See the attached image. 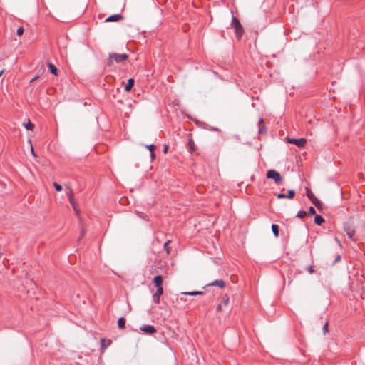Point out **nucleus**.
Listing matches in <instances>:
<instances>
[{"mask_svg":"<svg viewBox=\"0 0 365 365\" xmlns=\"http://www.w3.org/2000/svg\"><path fill=\"white\" fill-rule=\"evenodd\" d=\"M36 78H37V77H34V78H33L31 80V82L34 81Z\"/></svg>","mask_w":365,"mask_h":365,"instance_id":"obj_39","label":"nucleus"},{"mask_svg":"<svg viewBox=\"0 0 365 365\" xmlns=\"http://www.w3.org/2000/svg\"><path fill=\"white\" fill-rule=\"evenodd\" d=\"M340 259H341L340 255H337V256L336 257L335 262H338V261H339V260H340Z\"/></svg>","mask_w":365,"mask_h":365,"instance_id":"obj_36","label":"nucleus"},{"mask_svg":"<svg viewBox=\"0 0 365 365\" xmlns=\"http://www.w3.org/2000/svg\"><path fill=\"white\" fill-rule=\"evenodd\" d=\"M264 125H263V126H262L261 128H259V133H262V132H264Z\"/></svg>","mask_w":365,"mask_h":365,"instance_id":"obj_38","label":"nucleus"},{"mask_svg":"<svg viewBox=\"0 0 365 365\" xmlns=\"http://www.w3.org/2000/svg\"><path fill=\"white\" fill-rule=\"evenodd\" d=\"M189 145H190V146L191 150H194V143H193V141H192V140H190V141L189 142Z\"/></svg>","mask_w":365,"mask_h":365,"instance_id":"obj_33","label":"nucleus"},{"mask_svg":"<svg viewBox=\"0 0 365 365\" xmlns=\"http://www.w3.org/2000/svg\"><path fill=\"white\" fill-rule=\"evenodd\" d=\"M29 143L31 145V154L34 156V157H36V155L34 150V148H33V146H32V144H31V142L29 141Z\"/></svg>","mask_w":365,"mask_h":365,"instance_id":"obj_32","label":"nucleus"},{"mask_svg":"<svg viewBox=\"0 0 365 365\" xmlns=\"http://www.w3.org/2000/svg\"><path fill=\"white\" fill-rule=\"evenodd\" d=\"M122 19H123V17H122L121 15H120V14H114V15H111L110 16L107 18L106 21V22L118 21H119V20H120Z\"/></svg>","mask_w":365,"mask_h":365,"instance_id":"obj_10","label":"nucleus"},{"mask_svg":"<svg viewBox=\"0 0 365 365\" xmlns=\"http://www.w3.org/2000/svg\"><path fill=\"white\" fill-rule=\"evenodd\" d=\"M324 222V220L323 217L320 215H316L314 218V222L318 225H321Z\"/></svg>","mask_w":365,"mask_h":365,"instance_id":"obj_18","label":"nucleus"},{"mask_svg":"<svg viewBox=\"0 0 365 365\" xmlns=\"http://www.w3.org/2000/svg\"><path fill=\"white\" fill-rule=\"evenodd\" d=\"M168 150V145H165V146L164 147V149H163V153H167Z\"/></svg>","mask_w":365,"mask_h":365,"instance_id":"obj_35","label":"nucleus"},{"mask_svg":"<svg viewBox=\"0 0 365 365\" xmlns=\"http://www.w3.org/2000/svg\"><path fill=\"white\" fill-rule=\"evenodd\" d=\"M24 33V29L22 27H19L18 29H17V34L19 36H21Z\"/></svg>","mask_w":365,"mask_h":365,"instance_id":"obj_28","label":"nucleus"},{"mask_svg":"<svg viewBox=\"0 0 365 365\" xmlns=\"http://www.w3.org/2000/svg\"><path fill=\"white\" fill-rule=\"evenodd\" d=\"M24 126L27 130H31L34 128V125L31 121H28V123L25 124Z\"/></svg>","mask_w":365,"mask_h":365,"instance_id":"obj_20","label":"nucleus"},{"mask_svg":"<svg viewBox=\"0 0 365 365\" xmlns=\"http://www.w3.org/2000/svg\"><path fill=\"white\" fill-rule=\"evenodd\" d=\"M232 25L235 28L236 37L240 39L243 34V29L236 17L232 18Z\"/></svg>","mask_w":365,"mask_h":365,"instance_id":"obj_2","label":"nucleus"},{"mask_svg":"<svg viewBox=\"0 0 365 365\" xmlns=\"http://www.w3.org/2000/svg\"><path fill=\"white\" fill-rule=\"evenodd\" d=\"M100 344H101V354H103L105 352L106 349L111 345L112 341L109 339L101 338Z\"/></svg>","mask_w":365,"mask_h":365,"instance_id":"obj_5","label":"nucleus"},{"mask_svg":"<svg viewBox=\"0 0 365 365\" xmlns=\"http://www.w3.org/2000/svg\"><path fill=\"white\" fill-rule=\"evenodd\" d=\"M323 330L324 331V333H327L328 332V322H326L324 327H323Z\"/></svg>","mask_w":365,"mask_h":365,"instance_id":"obj_30","label":"nucleus"},{"mask_svg":"<svg viewBox=\"0 0 365 365\" xmlns=\"http://www.w3.org/2000/svg\"><path fill=\"white\" fill-rule=\"evenodd\" d=\"M272 232L276 237L279 236V227L277 225H272Z\"/></svg>","mask_w":365,"mask_h":365,"instance_id":"obj_19","label":"nucleus"},{"mask_svg":"<svg viewBox=\"0 0 365 365\" xmlns=\"http://www.w3.org/2000/svg\"><path fill=\"white\" fill-rule=\"evenodd\" d=\"M222 302L224 306H227L229 302V297L227 295L224 296L222 299Z\"/></svg>","mask_w":365,"mask_h":365,"instance_id":"obj_22","label":"nucleus"},{"mask_svg":"<svg viewBox=\"0 0 365 365\" xmlns=\"http://www.w3.org/2000/svg\"><path fill=\"white\" fill-rule=\"evenodd\" d=\"M306 215H307V212H306L305 211H303V210L299 211V212L297 213V216L298 217H299V218H303V217H304Z\"/></svg>","mask_w":365,"mask_h":365,"instance_id":"obj_23","label":"nucleus"},{"mask_svg":"<svg viewBox=\"0 0 365 365\" xmlns=\"http://www.w3.org/2000/svg\"><path fill=\"white\" fill-rule=\"evenodd\" d=\"M53 186L56 191L60 192L62 190V186L60 184H58L57 182H53Z\"/></svg>","mask_w":365,"mask_h":365,"instance_id":"obj_24","label":"nucleus"},{"mask_svg":"<svg viewBox=\"0 0 365 365\" xmlns=\"http://www.w3.org/2000/svg\"><path fill=\"white\" fill-rule=\"evenodd\" d=\"M288 142L289 143H292L296 145L298 147H303L306 143V140L304 138L295 139V138H289Z\"/></svg>","mask_w":365,"mask_h":365,"instance_id":"obj_8","label":"nucleus"},{"mask_svg":"<svg viewBox=\"0 0 365 365\" xmlns=\"http://www.w3.org/2000/svg\"><path fill=\"white\" fill-rule=\"evenodd\" d=\"M266 176L268 179H272L276 184H279L282 180L280 173L275 170H269Z\"/></svg>","mask_w":365,"mask_h":365,"instance_id":"obj_3","label":"nucleus"},{"mask_svg":"<svg viewBox=\"0 0 365 365\" xmlns=\"http://www.w3.org/2000/svg\"><path fill=\"white\" fill-rule=\"evenodd\" d=\"M306 270L310 274H313L314 272V270L312 266L307 267Z\"/></svg>","mask_w":365,"mask_h":365,"instance_id":"obj_27","label":"nucleus"},{"mask_svg":"<svg viewBox=\"0 0 365 365\" xmlns=\"http://www.w3.org/2000/svg\"><path fill=\"white\" fill-rule=\"evenodd\" d=\"M181 294H185V295H189V296H197V295H202L204 294V292H201V291H193V292H183Z\"/></svg>","mask_w":365,"mask_h":365,"instance_id":"obj_14","label":"nucleus"},{"mask_svg":"<svg viewBox=\"0 0 365 365\" xmlns=\"http://www.w3.org/2000/svg\"><path fill=\"white\" fill-rule=\"evenodd\" d=\"M146 148L150 150V153L154 152L155 149V146L153 145H146Z\"/></svg>","mask_w":365,"mask_h":365,"instance_id":"obj_25","label":"nucleus"},{"mask_svg":"<svg viewBox=\"0 0 365 365\" xmlns=\"http://www.w3.org/2000/svg\"><path fill=\"white\" fill-rule=\"evenodd\" d=\"M307 197L317 207L319 208L322 206V203L320 202V201L314 196V195L310 190L307 192Z\"/></svg>","mask_w":365,"mask_h":365,"instance_id":"obj_7","label":"nucleus"},{"mask_svg":"<svg viewBox=\"0 0 365 365\" xmlns=\"http://www.w3.org/2000/svg\"><path fill=\"white\" fill-rule=\"evenodd\" d=\"M209 286H216L220 288H223L225 287V282L222 279L215 280V282L208 284Z\"/></svg>","mask_w":365,"mask_h":365,"instance_id":"obj_13","label":"nucleus"},{"mask_svg":"<svg viewBox=\"0 0 365 365\" xmlns=\"http://www.w3.org/2000/svg\"><path fill=\"white\" fill-rule=\"evenodd\" d=\"M222 304H219V305L217 307V312H220V311H222Z\"/></svg>","mask_w":365,"mask_h":365,"instance_id":"obj_34","label":"nucleus"},{"mask_svg":"<svg viewBox=\"0 0 365 365\" xmlns=\"http://www.w3.org/2000/svg\"><path fill=\"white\" fill-rule=\"evenodd\" d=\"M309 212L310 215H315V213H316L315 209L313 207H310L309 209Z\"/></svg>","mask_w":365,"mask_h":365,"instance_id":"obj_29","label":"nucleus"},{"mask_svg":"<svg viewBox=\"0 0 365 365\" xmlns=\"http://www.w3.org/2000/svg\"><path fill=\"white\" fill-rule=\"evenodd\" d=\"M133 85H134V80L133 78L128 79V83L125 87V90L126 91H130V89L132 88Z\"/></svg>","mask_w":365,"mask_h":365,"instance_id":"obj_15","label":"nucleus"},{"mask_svg":"<svg viewBox=\"0 0 365 365\" xmlns=\"http://www.w3.org/2000/svg\"><path fill=\"white\" fill-rule=\"evenodd\" d=\"M153 283L157 287L158 290H163V278L160 275H158L154 277Z\"/></svg>","mask_w":365,"mask_h":365,"instance_id":"obj_9","label":"nucleus"},{"mask_svg":"<svg viewBox=\"0 0 365 365\" xmlns=\"http://www.w3.org/2000/svg\"><path fill=\"white\" fill-rule=\"evenodd\" d=\"M170 243V240L167 241L164 245V248L165 249L168 254L170 252V247L168 246V244Z\"/></svg>","mask_w":365,"mask_h":365,"instance_id":"obj_26","label":"nucleus"},{"mask_svg":"<svg viewBox=\"0 0 365 365\" xmlns=\"http://www.w3.org/2000/svg\"><path fill=\"white\" fill-rule=\"evenodd\" d=\"M67 195L68 197L69 202L71 203V206L73 207L75 212L77 215H78V210L77 209L76 202H75L74 198H73V192L70 187H68Z\"/></svg>","mask_w":365,"mask_h":365,"instance_id":"obj_4","label":"nucleus"},{"mask_svg":"<svg viewBox=\"0 0 365 365\" xmlns=\"http://www.w3.org/2000/svg\"><path fill=\"white\" fill-rule=\"evenodd\" d=\"M163 290H158L153 295V302L156 304H159L160 302V297L163 294Z\"/></svg>","mask_w":365,"mask_h":365,"instance_id":"obj_12","label":"nucleus"},{"mask_svg":"<svg viewBox=\"0 0 365 365\" xmlns=\"http://www.w3.org/2000/svg\"><path fill=\"white\" fill-rule=\"evenodd\" d=\"M140 329L145 334H153L156 332V329L153 326L151 325H143Z\"/></svg>","mask_w":365,"mask_h":365,"instance_id":"obj_6","label":"nucleus"},{"mask_svg":"<svg viewBox=\"0 0 365 365\" xmlns=\"http://www.w3.org/2000/svg\"><path fill=\"white\" fill-rule=\"evenodd\" d=\"M128 55L125 53H112L109 56L108 59V65L110 66L113 63V61H115L116 63H122L128 59Z\"/></svg>","mask_w":365,"mask_h":365,"instance_id":"obj_1","label":"nucleus"},{"mask_svg":"<svg viewBox=\"0 0 365 365\" xmlns=\"http://www.w3.org/2000/svg\"><path fill=\"white\" fill-rule=\"evenodd\" d=\"M295 195V192L293 190H289L288 192V195H287V197L289 199H292Z\"/></svg>","mask_w":365,"mask_h":365,"instance_id":"obj_21","label":"nucleus"},{"mask_svg":"<svg viewBox=\"0 0 365 365\" xmlns=\"http://www.w3.org/2000/svg\"><path fill=\"white\" fill-rule=\"evenodd\" d=\"M3 73H4V70L0 71V76L2 75Z\"/></svg>","mask_w":365,"mask_h":365,"instance_id":"obj_40","label":"nucleus"},{"mask_svg":"<svg viewBox=\"0 0 365 365\" xmlns=\"http://www.w3.org/2000/svg\"><path fill=\"white\" fill-rule=\"evenodd\" d=\"M277 198L279 199H281V198H285L287 197V195H285L283 193H279L277 195Z\"/></svg>","mask_w":365,"mask_h":365,"instance_id":"obj_31","label":"nucleus"},{"mask_svg":"<svg viewBox=\"0 0 365 365\" xmlns=\"http://www.w3.org/2000/svg\"><path fill=\"white\" fill-rule=\"evenodd\" d=\"M150 156H151V158H152V159H154V158H155V155L154 152L150 153Z\"/></svg>","mask_w":365,"mask_h":365,"instance_id":"obj_37","label":"nucleus"},{"mask_svg":"<svg viewBox=\"0 0 365 365\" xmlns=\"http://www.w3.org/2000/svg\"><path fill=\"white\" fill-rule=\"evenodd\" d=\"M125 324V319L123 317H120L118 320V326L120 329H124Z\"/></svg>","mask_w":365,"mask_h":365,"instance_id":"obj_17","label":"nucleus"},{"mask_svg":"<svg viewBox=\"0 0 365 365\" xmlns=\"http://www.w3.org/2000/svg\"><path fill=\"white\" fill-rule=\"evenodd\" d=\"M344 230L346 232V235H348V237L350 239H352L353 236L354 235L355 230L350 225H346L344 227Z\"/></svg>","mask_w":365,"mask_h":365,"instance_id":"obj_11","label":"nucleus"},{"mask_svg":"<svg viewBox=\"0 0 365 365\" xmlns=\"http://www.w3.org/2000/svg\"><path fill=\"white\" fill-rule=\"evenodd\" d=\"M48 67H49L50 71L52 74H53L55 76L58 75V70H57L56 67L53 63H49Z\"/></svg>","mask_w":365,"mask_h":365,"instance_id":"obj_16","label":"nucleus"}]
</instances>
